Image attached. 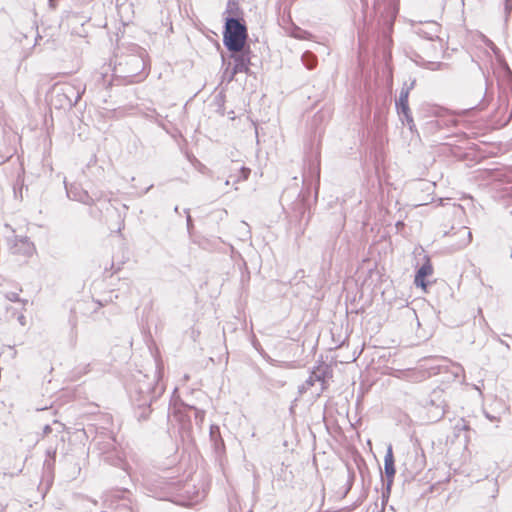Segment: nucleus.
Wrapping results in <instances>:
<instances>
[{
  "instance_id": "c85d7f7f",
  "label": "nucleus",
  "mask_w": 512,
  "mask_h": 512,
  "mask_svg": "<svg viewBox=\"0 0 512 512\" xmlns=\"http://www.w3.org/2000/svg\"><path fill=\"white\" fill-rule=\"evenodd\" d=\"M49 432H51V427L49 425H46L44 428V433H49Z\"/></svg>"
},
{
  "instance_id": "39448f33",
  "label": "nucleus",
  "mask_w": 512,
  "mask_h": 512,
  "mask_svg": "<svg viewBox=\"0 0 512 512\" xmlns=\"http://www.w3.org/2000/svg\"><path fill=\"white\" fill-rule=\"evenodd\" d=\"M56 97L59 98L60 107H73L81 99L85 88L75 87L71 84H63L54 89Z\"/></svg>"
},
{
  "instance_id": "393cba45",
  "label": "nucleus",
  "mask_w": 512,
  "mask_h": 512,
  "mask_svg": "<svg viewBox=\"0 0 512 512\" xmlns=\"http://www.w3.org/2000/svg\"><path fill=\"white\" fill-rule=\"evenodd\" d=\"M492 337H493V339L497 340V341H498V342H500L501 344L505 345L508 349L510 348V347H509V345H508L504 340H502V339L499 337V335H498V334H496V333H494V332H493V333H492Z\"/></svg>"
},
{
  "instance_id": "aec40b11",
  "label": "nucleus",
  "mask_w": 512,
  "mask_h": 512,
  "mask_svg": "<svg viewBox=\"0 0 512 512\" xmlns=\"http://www.w3.org/2000/svg\"><path fill=\"white\" fill-rule=\"evenodd\" d=\"M504 11L507 19L512 11V0H504Z\"/></svg>"
},
{
  "instance_id": "bb28decb",
  "label": "nucleus",
  "mask_w": 512,
  "mask_h": 512,
  "mask_svg": "<svg viewBox=\"0 0 512 512\" xmlns=\"http://www.w3.org/2000/svg\"><path fill=\"white\" fill-rule=\"evenodd\" d=\"M48 2H49V6H50L51 8H53V9H54V8L56 7V2H57V0H48Z\"/></svg>"
},
{
  "instance_id": "a878e982",
  "label": "nucleus",
  "mask_w": 512,
  "mask_h": 512,
  "mask_svg": "<svg viewBox=\"0 0 512 512\" xmlns=\"http://www.w3.org/2000/svg\"><path fill=\"white\" fill-rule=\"evenodd\" d=\"M384 41L387 44H390L392 42L391 37L387 34V32H384Z\"/></svg>"
},
{
  "instance_id": "9d476101",
  "label": "nucleus",
  "mask_w": 512,
  "mask_h": 512,
  "mask_svg": "<svg viewBox=\"0 0 512 512\" xmlns=\"http://www.w3.org/2000/svg\"><path fill=\"white\" fill-rule=\"evenodd\" d=\"M415 83H416V81L412 80L410 83L405 82L403 84V86L401 88V91H400V94H399V97H398V99L396 100V103H395L396 104L397 113L398 112H405L406 113V111H409V109H410L409 103H408L409 93L414 88Z\"/></svg>"
},
{
  "instance_id": "423d86ee",
  "label": "nucleus",
  "mask_w": 512,
  "mask_h": 512,
  "mask_svg": "<svg viewBox=\"0 0 512 512\" xmlns=\"http://www.w3.org/2000/svg\"><path fill=\"white\" fill-rule=\"evenodd\" d=\"M251 48L249 45L244 46L241 50L231 52V58L234 61L233 68L231 70L229 81L234 79V76L238 73H246L250 72V60H251Z\"/></svg>"
},
{
  "instance_id": "c9c22d12",
  "label": "nucleus",
  "mask_w": 512,
  "mask_h": 512,
  "mask_svg": "<svg viewBox=\"0 0 512 512\" xmlns=\"http://www.w3.org/2000/svg\"><path fill=\"white\" fill-rule=\"evenodd\" d=\"M17 298L15 296H12L11 300L15 301Z\"/></svg>"
},
{
  "instance_id": "ea45409f",
  "label": "nucleus",
  "mask_w": 512,
  "mask_h": 512,
  "mask_svg": "<svg viewBox=\"0 0 512 512\" xmlns=\"http://www.w3.org/2000/svg\"><path fill=\"white\" fill-rule=\"evenodd\" d=\"M511 258H512V251H511Z\"/></svg>"
},
{
  "instance_id": "6e6552de",
  "label": "nucleus",
  "mask_w": 512,
  "mask_h": 512,
  "mask_svg": "<svg viewBox=\"0 0 512 512\" xmlns=\"http://www.w3.org/2000/svg\"><path fill=\"white\" fill-rule=\"evenodd\" d=\"M125 65L127 66L126 73L128 76H136L140 74L146 66L144 59V52L140 54H130L125 58Z\"/></svg>"
},
{
  "instance_id": "f03ea898",
  "label": "nucleus",
  "mask_w": 512,
  "mask_h": 512,
  "mask_svg": "<svg viewBox=\"0 0 512 512\" xmlns=\"http://www.w3.org/2000/svg\"><path fill=\"white\" fill-rule=\"evenodd\" d=\"M248 30L242 17H225L223 43L230 52L241 50L247 46Z\"/></svg>"
},
{
  "instance_id": "7c9ffc66",
  "label": "nucleus",
  "mask_w": 512,
  "mask_h": 512,
  "mask_svg": "<svg viewBox=\"0 0 512 512\" xmlns=\"http://www.w3.org/2000/svg\"><path fill=\"white\" fill-rule=\"evenodd\" d=\"M392 26H393V21H392V20H390V21L388 22V29H389V31H391V30H392Z\"/></svg>"
},
{
  "instance_id": "1a4fd4ad",
  "label": "nucleus",
  "mask_w": 512,
  "mask_h": 512,
  "mask_svg": "<svg viewBox=\"0 0 512 512\" xmlns=\"http://www.w3.org/2000/svg\"><path fill=\"white\" fill-rule=\"evenodd\" d=\"M384 471L387 478L386 490L387 494L390 493L391 485L393 483V479L396 473L395 465H394V456L392 451V446L389 445L384 457Z\"/></svg>"
},
{
  "instance_id": "2eb2a0df",
  "label": "nucleus",
  "mask_w": 512,
  "mask_h": 512,
  "mask_svg": "<svg viewBox=\"0 0 512 512\" xmlns=\"http://www.w3.org/2000/svg\"><path fill=\"white\" fill-rule=\"evenodd\" d=\"M301 60L308 69H313L317 65L316 57L309 51L303 53Z\"/></svg>"
},
{
  "instance_id": "a19ab883",
  "label": "nucleus",
  "mask_w": 512,
  "mask_h": 512,
  "mask_svg": "<svg viewBox=\"0 0 512 512\" xmlns=\"http://www.w3.org/2000/svg\"><path fill=\"white\" fill-rule=\"evenodd\" d=\"M511 214H512V210H511Z\"/></svg>"
},
{
  "instance_id": "dca6fc26",
  "label": "nucleus",
  "mask_w": 512,
  "mask_h": 512,
  "mask_svg": "<svg viewBox=\"0 0 512 512\" xmlns=\"http://www.w3.org/2000/svg\"><path fill=\"white\" fill-rule=\"evenodd\" d=\"M398 115L400 117V120L403 124H406L411 131H413L415 127V123L411 114V110L405 112H398Z\"/></svg>"
},
{
  "instance_id": "cd10ccee",
  "label": "nucleus",
  "mask_w": 512,
  "mask_h": 512,
  "mask_svg": "<svg viewBox=\"0 0 512 512\" xmlns=\"http://www.w3.org/2000/svg\"><path fill=\"white\" fill-rule=\"evenodd\" d=\"M404 226H405V224H404V222H403V221H398V222L396 223V228H397L398 230H399L400 228L404 227Z\"/></svg>"
},
{
  "instance_id": "7ed1b4c3",
  "label": "nucleus",
  "mask_w": 512,
  "mask_h": 512,
  "mask_svg": "<svg viewBox=\"0 0 512 512\" xmlns=\"http://www.w3.org/2000/svg\"><path fill=\"white\" fill-rule=\"evenodd\" d=\"M443 389H434L426 400L425 408L427 409L428 419L436 422L442 419L446 413L447 398Z\"/></svg>"
},
{
  "instance_id": "72a5a7b5",
  "label": "nucleus",
  "mask_w": 512,
  "mask_h": 512,
  "mask_svg": "<svg viewBox=\"0 0 512 512\" xmlns=\"http://www.w3.org/2000/svg\"><path fill=\"white\" fill-rule=\"evenodd\" d=\"M174 211H175L176 213H178V206H176V207L174 208Z\"/></svg>"
},
{
  "instance_id": "9b49d317",
  "label": "nucleus",
  "mask_w": 512,
  "mask_h": 512,
  "mask_svg": "<svg viewBox=\"0 0 512 512\" xmlns=\"http://www.w3.org/2000/svg\"><path fill=\"white\" fill-rule=\"evenodd\" d=\"M433 273V267L429 260H427L416 272L414 278V284L417 287H421L422 289H426L428 282L425 281L427 276H430Z\"/></svg>"
},
{
  "instance_id": "4be33fe9",
  "label": "nucleus",
  "mask_w": 512,
  "mask_h": 512,
  "mask_svg": "<svg viewBox=\"0 0 512 512\" xmlns=\"http://www.w3.org/2000/svg\"><path fill=\"white\" fill-rule=\"evenodd\" d=\"M214 441H215V448H216V450H220V449L224 448V442L220 438V436L217 439H214Z\"/></svg>"
},
{
  "instance_id": "6ab92c4d",
  "label": "nucleus",
  "mask_w": 512,
  "mask_h": 512,
  "mask_svg": "<svg viewBox=\"0 0 512 512\" xmlns=\"http://www.w3.org/2000/svg\"><path fill=\"white\" fill-rule=\"evenodd\" d=\"M250 169L247 168V167H241L240 170H239V175L237 176L236 179L233 180V183H238L240 181H245L248 179L249 175H250Z\"/></svg>"
},
{
  "instance_id": "f257e3e1",
  "label": "nucleus",
  "mask_w": 512,
  "mask_h": 512,
  "mask_svg": "<svg viewBox=\"0 0 512 512\" xmlns=\"http://www.w3.org/2000/svg\"><path fill=\"white\" fill-rule=\"evenodd\" d=\"M130 390V397L135 406L139 409L137 417L139 420H146L151 412L150 406L157 398V386L155 378L150 379L147 375H140Z\"/></svg>"
},
{
  "instance_id": "c756f323",
  "label": "nucleus",
  "mask_w": 512,
  "mask_h": 512,
  "mask_svg": "<svg viewBox=\"0 0 512 512\" xmlns=\"http://www.w3.org/2000/svg\"><path fill=\"white\" fill-rule=\"evenodd\" d=\"M41 38H42V37H41L39 34H37V36H36V38H35V44H34V46L38 45V41H39Z\"/></svg>"
},
{
  "instance_id": "5701e85b",
  "label": "nucleus",
  "mask_w": 512,
  "mask_h": 512,
  "mask_svg": "<svg viewBox=\"0 0 512 512\" xmlns=\"http://www.w3.org/2000/svg\"><path fill=\"white\" fill-rule=\"evenodd\" d=\"M216 433L219 435V428L217 426H211L210 437L214 440L217 439Z\"/></svg>"
},
{
  "instance_id": "58836bf2",
  "label": "nucleus",
  "mask_w": 512,
  "mask_h": 512,
  "mask_svg": "<svg viewBox=\"0 0 512 512\" xmlns=\"http://www.w3.org/2000/svg\"><path fill=\"white\" fill-rule=\"evenodd\" d=\"M24 316L20 317V322H23Z\"/></svg>"
},
{
  "instance_id": "f3484780",
  "label": "nucleus",
  "mask_w": 512,
  "mask_h": 512,
  "mask_svg": "<svg viewBox=\"0 0 512 512\" xmlns=\"http://www.w3.org/2000/svg\"><path fill=\"white\" fill-rule=\"evenodd\" d=\"M293 38H296V39H299V40H305V39H309V37L311 36V34L306 31V30H303L299 27H294L291 31V34H290Z\"/></svg>"
},
{
  "instance_id": "4c0bfd02",
  "label": "nucleus",
  "mask_w": 512,
  "mask_h": 512,
  "mask_svg": "<svg viewBox=\"0 0 512 512\" xmlns=\"http://www.w3.org/2000/svg\"><path fill=\"white\" fill-rule=\"evenodd\" d=\"M24 316L20 317V322H23Z\"/></svg>"
},
{
  "instance_id": "2f4dec72",
  "label": "nucleus",
  "mask_w": 512,
  "mask_h": 512,
  "mask_svg": "<svg viewBox=\"0 0 512 512\" xmlns=\"http://www.w3.org/2000/svg\"><path fill=\"white\" fill-rule=\"evenodd\" d=\"M486 417H487L488 419H490V420H493V419H494V417H492V415H489V414H486Z\"/></svg>"
},
{
  "instance_id": "f704fd0d",
  "label": "nucleus",
  "mask_w": 512,
  "mask_h": 512,
  "mask_svg": "<svg viewBox=\"0 0 512 512\" xmlns=\"http://www.w3.org/2000/svg\"><path fill=\"white\" fill-rule=\"evenodd\" d=\"M45 464H46L47 466H49V465H50V462H49L48 460H46V461H45Z\"/></svg>"
},
{
  "instance_id": "0eeeda50",
  "label": "nucleus",
  "mask_w": 512,
  "mask_h": 512,
  "mask_svg": "<svg viewBox=\"0 0 512 512\" xmlns=\"http://www.w3.org/2000/svg\"><path fill=\"white\" fill-rule=\"evenodd\" d=\"M65 189L69 199L81 202L85 205H93L95 200L94 198L85 190H83L79 185L70 184L68 185L65 181Z\"/></svg>"
},
{
  "instance_id": "ddd939ff",
  "label": "nucleus",
  "mask_w": 512,
  "mask_h": 512,
  "mask_svg": "<svg viewBox=\"0 0 512 512\" xmlns=\"http://www.w3.org/2000/svg\"><path fill=\"white\" fill-rule=\"evenodd\" d=\"M457 234L460 237V240H459V242L457 244L459 248L468 245L471 242V240H472V233L465 226L460 227L458 229V231H457Z\"/></svg>"
},
{
  "instance_id": "473e14b6",
  "label": "nucleus",
  "mask_w": 512,
  "mask_h": 512,
  "mask_svg": "<svg viewBox=\"0 0 512 512\" xmlns=\"http://www.w3.org/2000/svg\"><path fill=\"white\" fill-rule=\"evenodd\" d=\"M229 184H230V179H227V180L225 181V185H226V186H228Z\"/></svg>"
},
{
  "instance_id": "4468645a",
  "label": "nucleus",
  "mask_w": 512,
  "mask_h": 512,
  "mask_svg": "<svg viewBox=\"0 0 512 512\" xmlns=\"http://www.w3.org/2000/svg\"><path fill=\"white\" fill-rule=\"evenodd\" d=\"M224 14H227V16H232V17H241L242 10L237 1L228 0Z\"/></svg>"
},
{
  "instance_id": "a211bd4d",
  "label": "nucleus",
  "mask_w": 512,
  "mask_h": 512,
  "mask_svg": "<svg viewBox=\"0 0 512 512\" xmlns=\"http://www.w3.org/2000/svg\"><path fill=\"white\" fill-rule=\"evenodd\" d=\"M188 409L194 412V418L198 425H201L205 418V412L201 409L196 408L195 406H187Z\"/></svg>"
},
{
  "instance_id": "f8f14e48",
  "label": "nucleus",
  "mask_w": 512,
  "mask_h": 512,
  "mask_svg": "<svg viewBox=\"0 0 512 512\" xmlns=\"http://www.w3.org/2000/svg\"><path fill=\"white\" fill-rule=\"evenodd\" d=\"M315 382H320L321 390H323V385L325 382V371L323 369L317 368L316 370H313L308 379L305 381L303 389H307L308 387L313 386Z\"/></svg>"
},
{
  "instance_id": "e433bc0d",
  "label": "nucleus",
  "mask_w": 512,
  "mask_h": 512,
  "mask_svg": "<svg viewBox=\"0 0 512 512\" xmlns=\"http://www.w3.org/2000/svg\"><path fill=\"white\" fill-rule=\"evenodd\" d=\"M17 298L15 296H12L11 300L15 301Z\"/></svg>"
},
{
  "instance_id": "412c9836",
  "label": "nucleus",
  "mask_w": 512,
  "mask_h": 512,
  "mask_svg": "<svg viewBox=\"0 0 512 512\" xmlns=\"http://www.w3.org/2000/svg\"><path fill=\"white\" fill-rule=\"evenodd\" d=\"M46 454H47V456L52 460V462H54V461H55V457H56V449H54V448H49V449H47Z\"/></svg>"
},
{
  "instance_id": "b1692460",
  "label": "nucleus",
  "mask_w": 512,
  "mask_h": 512,
  "mask_svg": "<svg viewBox=\"0 0 512 512\" xmlns=\"http://www.w3.org/2000/svg\"><path fill=\"white\" fill-rule=\"evenodd\" d=\"M185 213L187 214V217H186L187 228H188V230H190L193 227L192 218H191V216L189 214V210L188 209L185 210Z\"/></svg>"
},
{
  "instance_id": "20e7f679",
  "label": "nucleus",
  "mask_w": 512,
  "mask_h": 512,
  "mask_svg": "<svg viewBox=\"0 0 512 512\" xmlns=\"http://www.w3.org/2000/svg\"><path fill=\"white\" fill-rule=\"evenodd\" d=\"M4 229L7 245L12 254L29 255L32 253L33 245L26 236H17L9 224H5Z\"/></svg>"
}]
</instances>
